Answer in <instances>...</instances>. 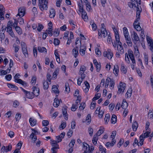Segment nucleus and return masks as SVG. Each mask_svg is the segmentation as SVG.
Segmentation results:
<instances>
[{
	"label": "nucleus",
	"mask_w": 153,
	"mask_h": 153,
	"mask_svg": "<svg viewBox=\"0 0 153 153\" xmlns=\"http://www.w3.org/2000/svg\"><path fill=\"white\" fill-rule=\"evenodd\" d=\"M98 34L99 36L103 37L105 38L108 35V33L107 32L106 29L105 28V25L104 23L101 24V30H98Z\"/></svg>",
	"instance_id": "2"
},
{
	"label": "nucleus",
	"mask_w": 153,
	"mask_h": 153,
	"mask_svg": "<svg viewBox=\"0 0 153 153\" xmlns=\"http://www.w3.org/2000/svg\"><path fill=\"white\" fill-rule=\"evenodd\" d=\"M39 6L42 11L47 10L48 1L46 0H39Z\"/></svg>",
	"instance_id": "3"
},
{
	"label": "nucleus",
	"mask_w": 153,
	"mask_h": 153,
	"mask_svg": "<svg viewBox=\"0 0 153 153\" xmlns=\"http://www.w3.org/2000/svg\"><path fill=\"white\" fill-rule=\"evenodd\" d=\"M146 38L147 41L148 45L151 43H153V40L151 37L148 36L146 37Z\"/></svg>",
	"instance_id": "51"
},
{
	"label": "nucleus",
	"mask_w": 153,
	"mask_h": 153,
	"mask_svg": "<svg viewBox=\"0 0 153 153\" xmlns=\"http://www.w3.org/2000/svg\"><path fill=\"white\" fill-rule=\"evenodd\" d=\"M60 101L61 102V100H59L57 98H55L53 103V106L55 107H57L60 104Z\"/></svg>",
	"instance_id": "22"
},
{
	"label": "nucleus",
	"mask_w": 153,
	"mask_h": 153,
	"mask_svg": "<svg viewBox=\"0 0 153 153\" xmlns=\"http://www.w3.org/2000/svg\"><path fill=\"white\" fill-rule=\"evenodd\" d=\"M29 121L31 126H33L36 125L37 121L35 119L30 118L29 119Z\"/></svg>",
	"instance_id": "24"
},
{
	"label": "nucleus",
	"mask_w": 153,
	"mask_h": 153,
	"mask_svg": "<svg viewBox=\"0 0 153 153\" xmlns=\"http://www.w3.org/2000/svg\"><path fill=\"white\" fill-rule=\"evenodd\" d=\"M88 146L89 147V145L86 143H83V149L85 150L84 151H87L88 150Z\"/></svg>",
	"instance_id": "58"
},
{
	"label": "nucleus",
	"mask_w": 153,
	"mask_h": 153,
	"mask_svg": "<svg viewBox=\"0 0 153 153\" xmlns=\"http://www.w3.org/2000/svg\"><path fill=\"white\" fill-rule=\"evenodd\" d=\"M148 117L150 119H152L153 117V111L149 110L148 115Z\"/></svg>",
	"instance_id": "60"
},
{
	"label": "nucleus",
	"mask_w": 153,
	"mask_h": 153,
	"mask_svg": "<svg viewBox=\"0 0 153 153\" xmlns=\"http://www.w3.org/2000/svg\"><path fill=\"white\" fill-rule=\"evenodd\" d=\"M65 91L68 92L70 91V88L68 83H66L65 84Z\"/></svg>",
	"instance_id": "61"
},
{
	"label": "nucleus",
	"mask_w": 153,
	"mask_h": 153,
	"mask_svg": "<svg viewBox=\"0 0 153 153\" xmlns=\"http://www.w3.org/2000/svg\"><path fill=\"white\" fill-rule=\"evenodd\" d=\"M51 141L52 142L51 145H52V146L53 147V148H58V149H59V146L57 143L56 141L53 140H51Z\"/></svg>",
	"instance_id": "26"
},
{
	"label": "nucleus",
	"mask_w": 153,
	"mask_h": 153,
	"mask_svg": "<svg viewBox=\"0 0 153 153\" xmlns=\"http://www.w3.org/2000/svg\"><path fill=\"white\" fill-rule=\"evenodd\" d=\"M4 30H0V38L1 39V41H2V40L4 39L5 37V35L4 33L3 32Z\"/></svg>",
	"instance_id": "45"
},
{
	"label": "nucleus",
	"mask_w": 153,
	"mask_h": 153,
	"mask_svg": "<svg viewBox=\"0 0 153 153\" xmlns=\"http://www.w3.org/2000/svg\"><path fill=\"white\" fill-rule=\"evenodd\" d=\"M84 84L85 85V88L83 89H84V91L85 93H87L89 89L90 88V85L89 83L87 81H85L84 82Z\"/></svg>",
	"instance_id": "23"
},
{
	"label": "nucleus",
	"mask_w": 153,
	"mask_h": 153,
	"mask_svg": "<svg viewBox=\"0 0 153 153\" xmlns=\"http://www.w3.org/2000/svg\"><path fill=\"white\" fill-rule=\"evenodd\" d=\"M124 142V140L123 138H121L120 139V141L117 144V146L120 147L123 144Z\"/></svg>",
	"instance_id": "55"
},
{
	"label": "nucleus",
	"mask_w": 153,
	"mask_h": 153,
	"mask_svg": "<svg viewBox=\"0 0 153 153\" xmlns=\"http://www.w3.org/2000/svg\"><path fill=\"white\" fill-rule=\"evenodd\" d=\"M38 50L41 53H46L47 52V50L44 47H41L40 46L38 47Z\"/></svg>",
	"instance_id": "25"
},
{
	"label": "nucleus",
	"mask_w": 153,
	"mask_h": 153,
	"mask_svg": "<svg viewBox=\"0 0 153 153\" xmlns=\"http://www.w3.org/2000/svg\"><path fill=\"white\" fill-rule=\"evenodd\" d=\"M72 51L74 54V57L76 58L79 54L78 47L76 46L75 48L73 49L72 50Z\"/></svg>",
	"instance_id": "21"
},
{
	"label": "nucleus",
	"mask_w": 153,
	"mask_h": 153,
	"mask_svg": "<svg viewBox=\"0 0 153 153\" xmlns=\"http://www.w3.org/2000/svg\"><path fill=\"white\" fill-rule=\"evenodd\" d=\"M131 36L132 37V40L134 44H136L137 42H140L139 37L137 34L134 31L131 35Z\"/></svg>",
	"instance_id": "9"
},
{
	"label": "nucleus",
	"mask_w": 153,
	"mask_h": 153,
	"mask_svg": "<svg viewBox=\"0 0 153 153\" xmlns=\"http://www.w3.org/2000/svg\"><path fill=\"white\" fill-rule=\"evenodd\" d=\"M111 81V79L109 77H108L106 79L105 84V88H107L109 85L110 82Z\"/></svg>",
	"instance_id": "46"
},
{
	"label": "nucleus",
	"mask_w": 153,
	"mask_h": 153,
	"mask_svg": "<svg viewBox=\"0 0 153 153\" xmlns=\"http://www.w3.org/2000/svg\"><path fill=\"white\" fill-rule=\"evenodd\" d=\"M5 13V9L3 6L0 4V19L3 20L4 19V15Z\"/></svg>",
	"instance_id": "11"
},
{
	"label": "nucleus",
	"mask_w": 153,
	"mask_h": 153,
	"mask_svg": "<svg viewBox=\"0 0 153 153\" xmlns=\"http://www.w3.org/2000/svg\"><path fill=\"white\" fill-rule=\"evenodd\" d=\"M25 8L23 7H22L19 8L18 9V13L17 15L19 16H23L25 13Z\"/></svg>",
	"instance_id": "13"
},
{
	"label": "nucleus",
	"mask_w": 153,
	"mask_h": 153,
	"mask_svg": "<svg viewBox=\"0 0 153 153\" xmlns=\"http://www.w3.org/2000/svg\"><path fill=\"white\" fill-rule=\"evenodd\" d=\"M117 121V117L114 114L112 115V118L111 119V123H112L114 124Z\"/></svg>",
	"instance_id": "41"
},
{
	"label": "nucleus",
	"mask_w": 153,
	"mask_h": 153,
	"mask_svg": "<svg viewBox=\"0 0 153 153\" xmlns=\"http://www.w3.org/2000/svg\"><path fill=\"white\" fill-rule=\"evenodd\" d=\"M134 54L135 56L139 57L140 56V53L139 51L138 47L136 45L134 47Z\"/></svg>",
	"instance_id": "19"
},
{
	"label": "nucleus",
	"mask_w": 153,
	"mask_h": 153,
	"mask_svg": "<svg viewBox=\"0 0 153 153\" xmlns=\"http://www.w3.org/2000/svg\"><path fill=\"white\" fill-rule=\"evenodd\" d=\"M16 31L19 35H21L22 34V29L19 27H18L15 28Z\"/></svg>",
	"instance_id": "48"
},
{
	"label": "nucleus",
	"mask_w": 153,
	"mask_h": 153,
	"mask_svg": "<svg viewBox=\"0 0 153 153\" xmlns=\"http://www.w3.org/2000/svg\"><path fill=\"white\" fill-rule=\"evenodd\" d=\"M12 148V146L11 144H9L8 146L6 147L5 152H7L9 151H10Z\"/></svg>",
	"instance_id": "50"
},
{
	"label": "nucleus",
	"mask_w": 153,
	"mask_h": 153,
	"mask_svg": "<svg viewBox=\"0 0 153 153\" xmlns=\"http://www.w3.org/2000/svg\"><path fill=\"white\" fill-rule=\"evenodd\" d=\"M36 80V76H33L32 78V80L31 82V84L33 85H34Z\"/></svg>",
	"instance_id": "54"
},
{
	"label": "nucleus",
	"mask_w": 153,
	"mask_h": 153,
	"mask_svg": "<svg viewBox=\"0 0 153 153\" xmlns=\"http://www.w3.org/2000/svg\"><path fill=\"white\" fill-rule=\"evenodd\" d=\"M21 46L22 52L26 57H28L27 50L26 44L23 42H21Z\"/></svg>",
	"instance_id": "7"
},
{
	"label": "nucleus",
	"mask_w": 153,
	"mask_h": 153,
	"mask_svg": "<svg viewBox=\"0 0 153 153\" xmlns=\"http://www.w3.org/2000/svg\"><path fill=\"white\" fill-rule=\"evenodd\" d=\"M80 43L81 47L79 50V53L82 56H84L85 53V51L86 50V48L85 46L84 45L81 46V41H79Z\"/></svg>",
	"instance_id": "12"
},
{
	"label": "nucleus",
	"mask_w": 153,
	"mask_h": 153,
	"mask_svg": "<svg viewBox=\"0 0 153 153\" xmlns=\"http://www.w3.org/2000/svg\"><path fill=\"white\" fill-rule=\"evenodd\" d=\"M110 119V116L109 114H106L105 117V118L104 120L105 121V124H108L109 121Z\"/></svg>",
	"instance_id": "47"
},
{
	"label": "nucleus",
	"mask_w": 153,
	"mask_h": 153,
	"mask_svg": "<svg viewBox=\"0 0 153 153\" xmlns=\"http://www.w3.org/2000/svg\"><path fill=\"white\" fill-rule=\"evenodd\" d=\"M150 125V123L149 122H147L146 124L145 129L146 131H151V129L149 128V127Z\"/></svg>",
	"instance_id": "53"
},
{
	"label": "nucleus",
	"mask_w": 153,
	"mask_h": 153,
	"mask_svg": "<svg viewBox=\"0 0 153 153\" xmlns=\"http://www.w3.org/2000/svg\"><path fill=\"white\" fill-rule=\"evenodd\" d=\"M7 86L8 87L10 88H11L13 90H16L18 89L17 87L14 85L11 84H8Z\"/></svg>",
	"instance_id": "38"
},
{
	"label": "nucleus",
	"mask_w": 153,
	"mask_h": 153,
	"mask_svg": "<svg viewBox=\"0 0 153 153\" xmlns=\"http://www.w3.org/2000/svg\"><path fill=\"white\" fill-rule=\"evenodd\" d=\"M52 91L55 93L57 94L59 93V91L57 87L55 85H53L52 88Z\"/></svg>",
	"instance_id": "35"
},
{
	"label": "nucleus",
	"mask_w": 153,
	"mask_h": 153,
	"mask_svg": "<svg viewBox=\"0 0 153 153\" xmlns=\"http://www.w3.org/2000/svg\"><path fill=\"white\" fill-rule=\"evenodd\" d=\"M48 82H46L45 80L43 82V88L45 90H47L49 87V83Z\"/></svg>",
	"instance_id": "36"
},
{
	"label": "nucleus",
	"mask_w": 153,
	"mask_h": 153,
	"mask_svg": "<svg viewBox=\"0 0 153 153\" xmlns=\"http://www.w3.org/2000/svg\"><path fill=\"white\" fill-rule=\"evenodd\" d=\"M78 106L76 104H73L71 108V109L73 111H75L78 108Z\"/></svg>",
	"instance_id": "57"
},
{
	"label": "nucleus",
	"mask_w": 153,
	"mask_h": 153,
	"mask_svg": "<svg viewBox=\"0 0 153 153\" xmlns=\"http://www.w3.org/2000/svg\"><path fill=\"white\" fill-rule=\"evenodd\" d=\"M75 140L74 139H73L71 140V142L69 143V146L70 147H73L74 146V145L75 143Z\"/></svg>",
	"instance_id": "56"
},
{
	"label": "nucleus",
	"mask_w": 153,
	"mask_h": 153,
	"mask_svg": "<svg viewBox=\"0 0 153 153\" xmlns=\"http://www.w3.org/2000/svg\"><path fill=\"white\" fill-rule=\"evenodd\" d=\"M84 2L85 3L87 10L88 11H90L91 9L90 3L88 1V0H86V1Z\"/></svg>",
	"instance_id": "29"
},
{
	"label": "nucleus",
	"mask_w": 153,
	"mask_h": 153,
	"mask_svg": "<svg viewBox=\"0 0 153 153\" xmlns=\"http://www.w3.org/2000/svg\"><path fill=\"white\" fill-rule=\"evenodd\" d=\"M151 131H146V132L143 134L142 135H143V136L144 137V138H146L148 137L149 136V134H150Z\"/></svg>",
	"instance_id": "42"
},
{
	"label": "nucleus",
	"mask_w": 153,
	"mask_h": 153,
	"mask_svg": "<svg viewBox=\"0 0 153 153\" xmlns=\"http://www.w3.org/2000/svg\"><path fill=\"white\" fill-rule=\"evenodd\" d=\"M126 84L124 83L120 82V83L119 85L118 86V93L120 94L121 93H123L126 88Z\"/></svg>",
	"instance_id": "8"
},
{
	"label": "nucleus",
	"mask_w": 153,
	"mask_h": 153,
	"mask_svg": "<svg viewBox=\"0 0 153 153\" xmlns=\"http://www.w3.org/2000/svg\"><path fill=\"white\" fill-rule=\"evenodd\" d=\"M128 106V104L126 102L125 99H123V102H122L121 107L125 109L127 108Z\"/></svg>",
	"instance_id": "33"
},
{
	"label": "nucleus",
	"mask_w": 153,
	"mask_h": 153,
	"mask_svg": "<svg viewBox=\"0 0 153 153\" xmlns=\"http://www.w3.org/2000/svg\"><path fill=\"white\" fill-rule=\"evenodd\" d=\"M86 70V67L85 66H81L79 72V74H81L82 73H84Z\"/></svg>",
	"instance_id": "43"
},
{
	"label": "nucleus",
	"mask_w": 153,
	"mask_h": 153,
	"mask_svg": "<svg viewBox=\"0 0 153 153\" xmlns=\"http://www.w3.org/2000/svg\"><path fill=\"white\" fill-rule=\"evenodd\" d=\"M119 72V68L117 65H115L114 66L113 73L116 76L118 75Z\"/></svg>",
	"instance_id": "20"
},
{
	"label": "nucleus",
	"mask_w": 153,
	"mask_h": 153,
	"mask_svg": "<svg viewBox=\"0 0 153 153\" xmlns=\"http://www.w3.org/2000/svg\"><path fill=\"white\" fill-rule=\"evenodd\" d=\"M21 89L24 93L26 97L30 99H32L34 97V94L32 92L26 91L22 87H20Z\"/></svg>",
	"instance_id": "4"
},
{
	"label": "nucleus",
	"mask_w": 153,
	"mask_h": 153,
	"mask_svg": "<svg viewBox=\"0 0 153 153\" xmlns=\"http://www.w3.org/2000/svg\"><path fill=\"white\" fill-rule=\"evenodd\" d=\"M126 43L129 46L131 47L132 45V43L131 42L130 37L125 39Z\"/></svg>",
	"instance_id": "27"
},
{
	"label": "nucleus",
	"mask_w": 153,
	"mask_h": 153,
	"mask_svg": "<svg viewBox=\"0 0 153 153\" xmlns=\"http://www.w3.org/2000/svg\"><path fill=\"white\" fill-rule=\"evenodd\" d=\"M59 33V29H55L54 32V35L57 36H58Z\"/></svg>",
	"instance_id": "64"
},
{
	"label": "nucleus",
	"mask_w": 153,
	"mask_h": 153,
	"mask_svg": "<svg viewBox=\"0 0 153 153\" xmlns=\"http://www.w3.org/2000/svg\"><path fill=\"white\" fill-rule=\"evenodd\" d=\"M7 29V32L9 33L10 36L13 38L15 37V35L12 30V27H8V28H6Z\"/></svg>",
	"instance_id": "18"
},
{
	"label": "nucleus",
	"mask_w": 153,
	"mask_h": 153,
	"mask_svg": "<svg viewBox=\"0 0 153 153\" xmlns=\"http://www.w3.org/2000/svg\"><path fill=\"white\" fill-rule=\"evenodd\" d=\"M98 139L97 135H94L92 140V142L94 145H96L97 143V141Z\"/></svg>",
	"instance_id": "37"
},
{
	"label": "nucleus",
	"mask_w": 153,
	"mask_h": 153,
	"mask_svg": "<svg viewBox=\"0 0 153 153\" xmlns=\"http://www.w3.org/2000/svg\"><path fill=\"white\" fill-rule=\"evenodd\" d=\"M144 137L143 135H141L139 137L140 141L138 143L140 144V146H142L143 144V142L144 140Z\"/></svg>",
	"instance_id": "40"
},
{
	"label": "nucleus",
	"mask_w": 153,
	"mask_h": 153,
	"mask_svg": "<svg viewBox=\"0 0 153 153\" xmlns=\"http://www.w3.org/2000/svg\"><path fill=\"white\" fill-rule=\"evenodd\" d=\"M137 13H136V18L137 19L135 21L137 22L139 21L140 13L142 11V9L141 8H139L137 6L136 7Z\"/></svg>",
	"instance_id": "14"
},
{
	"label": "nucleus",
	"mask_w": 153,
	"mask_h": 153,
	"mask_svg": "<svg viewBox=\"0 0 153 153\" xmlns=\"http://www.w3.org/2000/svg\"><path fill=\"white\" fill-rule=\"evenodd\" d=\"M104 131V128L102 126H101L100 128V129L98 131L97 133L95 135H97V136L100 135L102 134Z\"/></svg>",
	"instance_id": "28"
},
{
	"label": "nucleus",
	"mask_w": 153,
	"mask_h": 153,
	"mask_svg": "<svg viewBox=\"0 0 153 153\" xmlns=\"http://www.w3.org/2000/svg\"><path fill=\"white\" fill-rule=\"evenodd\" d=\"M13 47L15 49V53L18 52L19 48V46L14 43L13 44Z\"/></svg>",
	"instance_id": "49"
},
{
	"label": "nucleus",
	"mask_w": 153,
	"mask_h": 153,
	"mask_svg": "<svg viewBox=\"0 0 153 153\" xmlns=\"http://www.w3.org/2000/svg\"><path fill=\"white\" fill-rule=\"evenodd\" d=\"M49 122L47 120H43L42 121V124L43 126H47L49 124Z\"/></svg>",
	"instance_id": "63"
},
{
	"label": "nucleus",
	"mask_w": 153,
	"mask_h": 153,
	"mask_svg": "<svg viewBox=\"0 0 153 153\" xmlns=\"http://www.w3.org/2000/svg\"><path fill=\"white\" fill-rule=\"evenodd\" d=\"M132 89L131 88H129L127 91L126 94V96L127 98H130L131 95Z\"/></svg>",
	"instance_id": "31"
},
{
	"label": "nucleus",
	"mask_w": 153,
	"mask_h": 153,
	"mask_svg": "<svg viewBox=\"0 0 153 153\" xmlns=\"http://www.w3.org/2000/svg\"><path fill=\"white\" fill-rule=\"evenodd\" d=\"M66 123L65 122H63L61 123V125L59 126L60 128H62V129H63L66 126Z\"/></svg>",
	"instance_id": "62"
},
{
	"label": "nucleus",
	"mask_w": 153,
	"mask_h": 153,
	"mask_svg": "<svg viewBox=\"0 0 153 153\" xmlns=\"http://www.w3.org/2000/svg\"><path fill=\"white\" fill-rule=\"evenodd\" d=\"M100 97V94L99 93H97L95 94L94 97L92 99L93 101L96 100L99 98Z\"/></svg>",
	"instance_id": "52"
},
{
	"label": "nucleus",
	"mask_w": 153,
	"mask_h": 153,
	"mask_svg": "<svg viewBox=\"0 0 153 153\" xmlns=\"http://www.w3.org/2000/svg\"><path fill=\"white\" fill-rule=\"evenodd\" d=\"M128 54L133 64H135V60L133 54V52L131 50L128 51Z\"/></svg>",
	"instance_id": "10"
},
{
	"label": "nucleus",
	"mask_w": 153,
	"mask_h": 153,
	"mask_svg": "<svg viewBox=\"0 0 153 153\" xmlns=\"http://www.w3.org/2000/svg\"><path fill=\"white\" fill-rule=\"evenodd\" d=\"M104 56L106 57L108 59H111L113 56L112 51L110 49H108L107 51H104L103 53Z\"/></svg>",
	"instance_id": "5"
},
{
	"label": "nucleus",
	"mask_w": 153,
	"mask_h": 153,
	"mask_svg": "<svg viewBox=\"0 0 153 153\" xmlns=\"http://www.w3.org/2000/svg\"><path fill=\"white\" fill-rule=\"evenodd\" d=\"M123 31L125 39L130 37L129 36L128 32L127 27H124L123 28Z\"/></svg>",
	"instance_id": "17"
},
{
	"label": "nucleus",
	"mask_w": 153,
	"mask_h": 153,
	"mask_svg": "<svg viewBox=\"0 0 153 153\" xmlns=\"http://www.w3.org/2000/svg\"><path fill=\"white\" fill-rule=\"evenodd\" d=\"M20 75L19 74H16L14 77L15 79V81L17 83H20L23 85L26 86L27 83L25 81L22 80L21 79H19Z\"/></svg>",
	"instance_id": "6"
},
{
	"label": "nucleus",
	"mask_w": 153,
	"mask_h": 153,
	"mask_svg": "<svg viewBox=\"0 0 153 153\" xmlns=\"http://www.w3.org/2000/svg\"><path fill=\"white\" fill-rule=\"evenodd\" d=\"M134 28L138 31H140L141 30V27L140 25L139 21H135L134 24Z\"/></svg>",
	"instance_id": "15"
},
{
	"label": "nucleus",
	"mask_w": 153,
	"mask_h": 153,
	"mask_svg": "<svg viewBox=\"0 0 153 153\" xmlns=\"http://www.w3.org/2000/svg\"><path fill=\"white\" fill-rule=\"evenodd\" d=\"M86 121L89 124L91 121V116L90 114H88L86 118Z\"/></svg>",
	"instance_id": "59"
},
{
	"label": "nucleus",
	"mask_w": 153,
	"mask_h": 153,
	"mask_svg": "<svg viewBox=\"0 0 153 153\" xmlns=\"http://www.w3.org/2000/svg\"><path fill=\"white\" fill-rule=\"evenodd\" d=\"M144 60L145 62V63L146 65L148 64V54H146V53H145L144 54Z\"/></svg>",
	"instance_id": "44"
},
{
	"label": "nucleus",
	"mask_w": 153,
	"mask_h": 153,
	"mask_svg": "<svg viewBox=\"0 0 153 153\" xmlns=\"http://www.w3.org/2000/svg\"><path fill=\"white\" fill-rule=\"evenodd\" d=\"M32 89H33V92H32L34 96H38L39 94V88L34 86Z\"/></svg>",
	"instance_id": "16"
},
{
	"label": "nucleus",
	"mask_w": 153,
	"mask_h": 153,
	"mask_svg": "<svg viewBox=\"0 0 153 153\" xmlns=\"http://www.w3.org/2000/svg\"><path fill=\"white\" fill-rule=\"evenodd\" d=\"M120 70L123 74H126L127 71V69L123 64L121 65Z\"/></svg>",
	"instance_id": "34"
},
{
	"label": "nucleus",
	"mask_w": 153,
	"mask_h": 153,
	"mask_svg": "<svg viewBox=\"0 0 153 153\" xmlns=\"http://www.w3.org/2000/svg\"><path fill=\"white\" fill-rule=\"evenodd\" d=\"M50 15H49L50 17L51 18H53L55 16L56 12L53 9H51L50 11Z\"/></svg>",
	"instance_id": "30"
},
{
	"label": "nucleus",
	"mask_w": 153,
	"mask_h": 153,
	"mask_svg": "<svg viewBox=\"0 0 153 153\" xmlns=\"http://www.w3.org/2000/svg\"><path fill=\"white\" fill-rule=\"evenodd\" d=\"M115 38L116 42L117 43V49L121 53H123L124 52V49L122 43L120 41L119 35L118 33H115Z\"/></svg>",
	"instance_id": "1"
},
{
	"label": "nucleus",
	"mask_w": 153,
	"mask_h": 153,
	"mask_svg": "<svg viewBox=\"0 0 153 153\" xmlns=\"http://www.w3.org/2000/svg\"><path fill=\"white\" fill-rule=\"evenodd\" d=\"M34 135L35 134L32 132L30 136V138L32 139V141H33V143H35L37 139V137Z\"/></svg>",
	"instance_id": "39"
},
{
	"label": "nucleus",
	"mask_w": 153,
	"mask_h": 153,
	"mask_svg": "<svg viewBox=\"0 0 153 153\" xmlns=\"http://www.w3.org/2000/svg\"><path fill=\"white\" fill-rule=\"evenodd\" d=\"M138 127V124L136 121L133 122L132 124V128L134 131H136Z\"/></svg>",
	"instance_id": "32"
}]
</instances>
